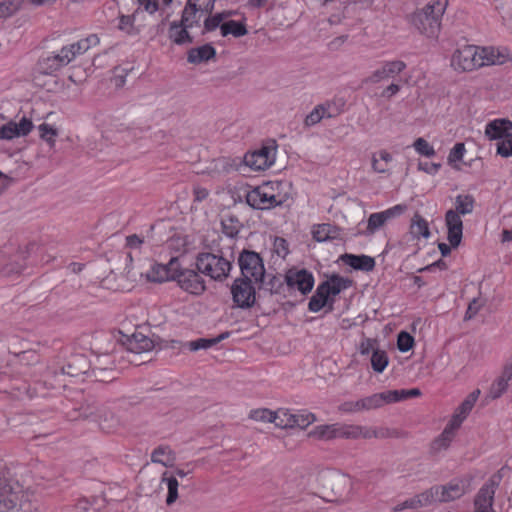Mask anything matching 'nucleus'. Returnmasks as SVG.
Instances as JSON below:
<instances>
[{
	"label": "nucleus",
	"mask_w": 512,
	"mask_h": 512,
	"mask_svg": "<svg viewBox=\"0 0 512 512\" xmlns=\"http://www.w3.org/2000/svg\"><path fill=\"white\" fill-rule=\"evenodd\" d=\"M471 489L468 478H455L445 485L431 487L430 489L406 500L400 509H419L435 502H450L464 496Z\"/></svg>",
	"instance_id": "1"
},
{
	"label": "nucleus",
	"mask_w": 512,
	"mask_h": 512,
	"mask_svg": "<svg viewBox=\"0 0 512 512\" xmlns=\"http://www.w3.org/2000/svg\"><path fill=\"white\" fill-rule=\"evenodd\" d=\"M288 181H267L248 192L247 203L256 209H271L284 204L291 196Z\"/></svg>",
	"instance_id": "2"
},
{
	"label": "nucleus",
	"mask_w": 512,
	"mask_h": 512,
	"mask_svg": "<svg viewBox=\"0 0 512 512\" xmlns=\"http://www.w3.org/2000/svg\"><path fill=\"white\" fill-rule=\"evenodd\" d=\"M309 435L318 440L345 439H372L384 435L381 429L376 427L356 424H323L313 428Z\"/></svg>",
	"instance_id": "3"
},
{
	"label": "nucleus",
	"mask_w": 512,
	"mask_h": 512,
	"mask_svg": "<svg viewBox=\"0 0 512 512\" xmlns=\"http://www.w3.org/2000/svg\"><path fill=\"white\" fill-rule=\"evenodd\" d=\"M448 6V0H433L424 8L410 16L411 24L417 31L430 39H437L441 28V18Z\"/></svg>",
	"instance_id": "4"
},
{
	"label": "nucleus",
	"mask_w": 512,
	"mask_h": 512,
	"mask_svg": "<svg viewBox=\"0 0 512 512\" xmlns=\"http://www.w3.org/2000/svg\"><path fill=\"white\" fill-rule=\"evenodd\" d=\"M352 280L333 274L320 283L311 297L308 308L311 312H319L326 305L332 306L335 297L352 286Z\"/></svg>",
	"instance_id": "5"
},
{
	"label": "nucleus",
	"mask_w": 512,
	"mask_h": 512,
	"mask_svg": "<svg viewBox=\"0 0 512 512\" xmlns=\"http://www.w3.org/2000/svg\"><path fill=\"white\" fill-rule=\"evenodd\" d=\"M196 266L199 272L213 280H223L228 277L231 270L229 260L221 255L202 253L197 257Z\"/></svg>",
	"instance_id": "6"
},
{
	"label": "nucleus",
	"mask_w": 512,
	"mask_h": 512,
	"mask_svg": "<svg viewBox=\"0 0 512 512\" xmlns=\"http://www.w3.org/2000/svg\"><path fill=\"white\" fill-rule=\"evenodd\" d=\"M277 144L274 140H268L259 148L247 152L244 156V164L253 171H263L274 165L277 156Z\"/></svg>",
	"instance_id": "7"
},
{
	"label": "nucleus",
	"mask_w": 512,
	"mask_h": 512,
	"mask_svg": "<svg viewBox=\"0 0 512 512\" xmlns=\"http://www.w3.org/2000/svg\"><path fill=\"white\" fill-rule=\"evenodd\" d=\"M243 279L261 283L265 275L262 258L253 251H243L238 259Z\"/></svg>",
	"instance_id": "8"
},
{
	"label": "nucleus",
	"mask_w": 512,
	"mask_h": 512,
	"mask_svg": "<svg viewBox=\"0 0 512 512\" xmlns=\"http://www.w3.org/2000/svg\"><path fill=\"white\" fill-rule=\"evenodd\" d=\"M451 65L458 71H472L483 67V62H480L479 58V47L465 45L457 49L452 55Z\"/></svg>",
	"instance_id": "9"
},
{
	"label": "nucleus",
	"mask_w": 512,
	"mask_h": 512,
	"mask_svg": "<svg viewBox=\"0 0 512 512\" xmlns=\"http://www.w3.org/2000/svg\"><path fill=\"white\" fill-rule=\"evenodd\" d=\"M407 211V205L397 204L386 210L374 212L367 219L366 234L373 235L382 229L389 221L400 217Z\"/></svg>",
	"instance_id": "10"
},
{
	"label": "nucleus",
	"mask_w": 512,
	"mask_h": 512,
	"mask_svg": "<svg viewBox=\"0 0 512 512\" xmlns=\"http://www.w3.org/2000/svg\"><path fill=\"white\" fill-rule=\"evenodd\" d=\"M252 280L238 278L231 287L234 303L240 308H250L256 300V290Z\"/></svg>",
	"instance_id": "11"
},
{
	"label": "nucleus",
	"mask_w": 512,
	"mask_h": 512,
	"mask_svg": "<svg viewBox=\"0 0 512 512\" xmlns=\"http://www.w3.org/2000/svg\"><path fill=\"white\" fill-rule=\"evenodd\" d=\"M99 43L97 35L92 34L84 39H81L75 43H71L67 46L62 47L57 57L60 59V64L63 66L69 64L76 56L84 54L92 46H96Z\"/></svg>",
	"instance_id": "12"
},
{
	"label": "nucleus",
	"mask_w": 512,
	"mask_h": 512,
	"mask_svg": "<svg viewBox=\"0 0 512 512\" xmlns=\"http://www.w3.org/2000/svg\"><path fill=\"white\" fill-rule=\"evenodd\" d=\"M179 272V260L172 258L167 264H154L146 273L147 280L151 282H165L175 280Z\"/></svg>",
	"instance_id": "13"
},
{
	"label": "nucleus",
	"mask_w": 512,
	"mask_h": 512,
	"mask_svg": "<svg viewBox=\"0 0 512 512\" xmlns=\"http://www.w3.org/2000/svg\"><path fill=\"white\" fill-rule=\"evenodd\" d=\"M178 285L186 292L194 295H200L205 290V284L202 278L193 270H182L179 264V272L176 279Z\"/></svg>",
	"instance_id": "14"
},
{
	"label": "nucleus",
	"mask_w": 512,
	"mask_h": 512,
	"mask_svg": "<svg viewBox=\"0 0 512 512\" xmlns=\"http://www.w3.org/2000/svg\"><path fill=\"white\" fill-rule=\"evenodd\" d=\"M340 114V108L334 101H326L316 105L313 110L305 117L306 126H314L324 119H330Z\"/></svg>",
	"instance_id": "15"
},
{
	"label": "nucleus",
	"mask_w": 512,
	"mask_h": 512,
	"mask_svg": "<svg viewBox=\"0 0 512 512\" xmlns=\"http://www.w3.org/2000/svg\"><path fill=\"white\" fill-rule=\"evenodd\" d=\"M286 282L289 287L299 290L302 294H306L314 286V277L307 270L291 269L286 274Z\"/></svg>",
	"instance_id": "16"
},
{
	"label": "nucleus",
	"mask_w": 512,
	"mask_h": 512,
	"mask_svg": "<svg viewBox=\"0 0 512 512\" xmlns=\"http://www.w3.org/2000/svg\"><path fill=\"white\" fill-rule=\"evenodd\" d=\"M479 58L483 66L503 65L512 61V54L507 48L479 47Z\"/></svg>",
	"instance_id": "17"
},
{
	"label": "nucleus",
	"mask_w": 512,
	"mask_h": 512,
	"mask_svg": "<svg viewBox=\"0 0 512 512\" xmlns=\"http://www.w3.org/2000/svg\"><path fill=\"white\" fill-rule=\"evenodd\" d=\"M445 224L449 244L454 248L458 247L463 235V222L461 216L454 210H448L445 215Z\"/></svg>",
	"instance_id": "18"
},
{
	"label": "nucleus",
	"mask_w": 512,
	"mask_h": 512,
	"mask_svg": "<svg viewBox=\"0 0 512 512\" xmlns=\"http://www.w3.org/2000/svg\"><path fill=\"white\" fill-rule=\"evenodd\" d=\"M406 65L403 61L394 60L383 63L378 69H376L366 81L372 84L388 80L400 74Z\"/></svg>",
	"instance_id": "19"
},
{
	"label": "nucleus",
	"mask_w": 512,
	"mask_h": 512,
	"mask_svg": "<svg viewBox=\"0 0 512 512\" xmlns=\"http://www.w3.org/2000/svg\"><path fill=\"white\" fill-rule=\"evenodd\" d=\"M395 159L386 149H380L371 154V169L374 173L391 175Z\"/></svg>",
	"instance_id": "20"
},
{
	"label": "nucleus",
	"mask_w": 512,
	"mask_h": 512,
	"mask_svg": "<svg viewBox=\"0 0 512 512\" xmlns=\"http://www.w3.org/2000/svg\"><path fill=\"white\" fill-rule=\"evenodd\" d=\"M485 132L495 141L497 154L505 158L512 156V134L508 130H485Z\"/></svg>",
	"instance_id": "21"
},
{
	"label": "nucleus",
	"mask_w": 512,
	"mask_h": 512,
	"mask_svg": "<svg viewBox=\"0 0 512 512\" xmlns=\"http://www.w3.org/2000/svg\"><path fill=\"white\" fill-rule=\"evenodd\" d=\"M311 234L317 242H328L341 238V229L330 223L314 224Z\"/></svg>",
	"instance_id": "22"
},
{
	"label": "nucleus",
	"mask_w": 512,
	"mask_h": 512,
	"mask_svg": "<svg viewBox=\"0 0 512 512\" xmlns=\"http://www.w3.org/2000/svg\"><path fill=\"white\" fill-rule=\"evenodd\" d=\"M94 420L98 423L100 428L106 432H112L120 425L118 416L105 407L96 410Z\"/></svg>",
	"instance_id": "23"
},
{
	"label": "nucleus",
	"mask_w": 512,
	"mask_h": 512,
	"mask_svg": "<svg viewBox=\"0 0 512 512\" xmlns=\"http://www.w3.org/2000/svg\"><path fill=\"white\" fill-rule=\"evenodd\" d=\"M341 260L355 270L370 272L375 267L374 258L368 255L344 254Z\"/></svg>",
	"instance_id": "24"
},
{
	"label": "nucleus",
	"mask_w": 512,
	"mask_h": 512,
	"mask_svg": "<svg viewBox=\"0 0 512 512\" xmlns=\"http://www.w3.org/2000/svg\"><path fill=\"white\" fill-rule=\"evenodd\" d=\"M190 28H186L183 24L178 21L170 23L168 29V38L176 45H188L193 42V38L189 33Z\"/></svg>",
	"instance_id": "25"
},
{
	"label": "nucleus",
	"mask_w": 512,
	"mask_h": 512,
	"mask_svg": "<svg viewBox=\"0 0 512 512\" xmlns=\"http://www.w3.org/2000/svg\"><path fill=\"white\" fill-rule=\"evenodd\" d=\"M409 233L413 239L428 240L431 237L428 221L420 214H414L410 222Z\"/></svg>",
	"instance_id": "26"
},
{
	"label": "nucleus",
	"mask_w": 512,
	"mask_h": 512,
	"mask_svg": "<svg viewBox=\"0 0 512 512\" xmlns=\"http://www.w3.org/2000/svg\"><path fill=\"white\" fill-rule=\"evenodd\" d=\"M127 346L131 352L140 354L151 351L154 341L143 333L136 332L128 339Z\"/></svg>",
	"instance_id": "27"
},
{
	"label": "nucleus",
	"mask_w": 512,
	"mask_h": 512,
	"mask_svg": "<svg viewBox=\"0 0 512 512\" xmlns=\"http://www.w3.org/2000/svg\"><path fill=\"white\" fill-rule=\"evenodd\" d=\"M461 425L462 424L458 420H455L451 417L441 435L435 440V449L440 450L447 448L452 442L456 431L460 428Z\"/></svg>",
	"instance_id": "28"
},
{
	"label": "nucleus",
	"mask_w": 512,
	"mask_h": 512,
	"mask_svg": "<svg viewBox=\"0 0 512 512\" xmlns=\"http://www.w3.org/2000/svg\"><path fill=\"white\" fill-rule=\"evenodd\" d=\"M215 54L216 51L214 47L209 44H205L203 46L190 49L187 54V61L191 64H200L214 58Z\"/></svg>",
	"instance_id": "29"
},
{
	"label": "nucleus",
	"mask_w": 512,
	"mask_h": 512,
	"mask_svg": "<svg viewBox=\"0 0 512 512\" xmlns=\"http://www.w3.org/2000/svg\"><path fill=\"white\" fill-rule=\"evenodd\" d=\"M203 14L206 13L186 3L179 22L191 29L199 24Z\"/></svg>",
	"instance_id": "30"
},
{
	"label": "nucleus",
	"mask_w": 512,
	"mask_h": 512,
	"mask_svg": "<svg viewBox=\"0 0 512 512\" xmlns=\"http://www.w3.org/2000/svg\"><path fill=\"white\" fill-rule=\"evenodd\" d=\"M63 67L60 64V59L57 57V54H49L47 56L42 57L38 64L37 69L39 73L50 75Z\"/></svg>",
	"instance_id": "31"
},
{
	"label": "nucleus",
	"mask_w": 512,
	"mask_h": 512,
	"mask_svg": "<svg viewBox=\"0 0 512 512\" xmlns=\"http://www.w3.org/2000/svg\"><path fill=\"white\" fill-rule=\"evenodd\" d=\"M151 461L165 467H170L174 464L175 457L169 447L160 446L153 451Z\"/></svg>",
	"instance_id": "32"
},
{
	"label": "nucleus",
	"mask_w": 512,
	"mask_h": 512,
	"mask_svg": "<svg viewBox=\"0 0 512 512\" xmlns=\"http://www.w3.org/2000/svg\"><path fill=\"white\" fill-rule=\"evenodd\" d=\"M221 35L223 37L231 34L234 37H242L248 33L246 25L234 20L224 21L220 26Z\"/></svg>",
	"instance_id": "33"
},
{
	"label": "nucleus",
	"mask_w": 512,
	"mask_h": 512,
	"mask_svg": "<svg viewBox=\"0 0 512 512\" xmlns=\"http://www.w3.org/2000/svg\"><path fill=\"white\" fill-rule=\"evenodd\" d=\"M161 483L165 484L168 490L166 503L168 505L173 504L178 498V480L175 476L169 475L167 472H165L162 476Z\"/></svg>",
	"instance_id": "34"
},
{
	"label": "nucleus",
	"mask_w": 512,
	"mask_h": 512,
	"mask_svg": "<svg viewBox=\"0 0 512 512\" xmlns=\"http://www.w3.org/2000/svg\"><path fill=\"white\" fill-rule=\"evenodd\" d=\"M466 148L463 143H457L450 150L447 162L448 164L455 170H461L462 168V160L465 156Z\"/></svg>",
	"instance_id": "35"
},
{
	"label": "nucleus",
	"mask_w": 512,
	"mask_h": 512,
	"mask_svg": "<svg viewBox=\"0 0 512 512\" xmlns=\"http://www.w3.org/2000/svg\"><path fill=\"white\" fill-rule=\"evenodd\" d=\"M293 412L289 409L280 408L274 411L273 424L282 429L292 428Z\"/></svg>",
	"instance_id": "36"
},
{
	"label": "nucleus",
	"mask_w": 512,
	"mask_h": 512,
	"mask_svg": "<svg viewBox=\"0 0 512 512\" xmlns=\"http://www.w3.org/2000/svg\"><path fill=\"white\" fill-rule=\"evenodd\" d=\"M316 421L313 413L308 411L293 412L292 428L305 429Z\"/></svg>",
	"instance_id": "37"
},
{
	"label": "nucleus",
	"mask_w": 512,
	"mask_h": 512,
	"mask_svg": "<svg viewBox=\"0 0 512 512\" xmlns=\"http://www.w3.org/2000/svg\"><path fill=\"white\" fill-rule=\"evenodd\" d=\"M389 364V358L384 350L378 349L371 355V366L374 372L382 373Z\"/></svg>",
	"instance_id": "38"
},
{
	"label": "nucleus",
	"mask_w": 512,
	"mask_h": 512,
	"mask_svg": "<svg viewBox=\"0 0 512 512\" xmlns=\"http://www.w3.org/2000/svg\"><path fill=\"white\" fill-rule=\"evenodd\" d=\"M474 199L470 195H458L455 199V212L460 216L472 213Z\"/></svg>",
	"instance_id": "39"
},
{
	"label": "nucleus",
	"mask_w": 512,
	"mask_h": 512,
	"mask_svg": "<svg viewBox=\"0 0 512 512\" xmlns=\"http://www.w3.org/2000/svg\"><path fill=\"white\" fill-rule=\"evenodd\" d=\"M412 147L414 148L415 152L420 156L432 158L436 155V150L434 146L422 137L417 138L413 142Z\"/></svg>",
	"instance_id": "40"
},
{
	"label": "nucleus",
	"mask_w": 512,
	"mask_h": 512,
	"mask_svg": "<svg viewBox=\"0 0 512 512\" xmlns=\"http://www.w3.org/2000/svg\"><path fill=\"white\" fill-rule=\"evenodd\" d=\"M235 14L234 11H223L220 13H217L213 16H210L205 19L204 21V27L206 31H213L216 28H220L221 24L229 17L233 16Z\"/></svg>",
	"instance_id": "41"
},
{
	"label": "nucleus",
	"mask_w": 512,
	"mask_h": 512,
	"mask_svg": "<svg viewBox=\"0 0 512 512\" xmlns=\"http://www.w3.org/2000/svg\"><path fill=\"white\" fill-rule=\"evenodd\" d=\"M139 7L138 10H143L149 14H153L156 11L168 6L172 0H136Z\"/></svg>",
	"instance_id": "42"
},
{
	"label": "nucleus",
	"mask_w": 512,
	"mask_h": 512,
	"mask_svg": "<svg viewBox=\"0 0 512 512\" xmlns=\"http://www.w3.org/2000/svg\"><path fill=\"white\" fill-rule=\"evenodd\" d=\"M89 369V363L85 359V357H75L73 362L67 366V369H64L63 372L71 375L77 376L80 373H86Z\"/></svg>",
	"instance_id": "43"
},
{
	"label": "nucleus",
	"mask_w": 512,
	"mask_h": 512,
	"mask_svg": "<svg viewBox=\"0 0 512 512\" xmlns=\"http://www.w3.org/2000/svg\"><path fill=\"white\" fill-rule=\"evenodd\" d=\"M225 338H226L225 334H221L220 336H218L216 338H211V339L200 338V339L188 342L187 347L191 351L208 349V348L212 347L213 345L219 343L221 340H223Z\"/></svg>",
	"instance_id": "44"
},
{
	"label": "nucleus",
	"mask_w": 512,
	"mask_h": 512,
	"mask_svg": "<svg viewBox=\"0 0 512 512\" xmlns=\"http://www.w3.org/2000/svg\"><path fill=\"white\" fill-rule=\"evenodd\" d=\"M338 410L339 412L344 414H354L366 411L364 399L360 398L358 400L343 402L342 404L339 405Z\"/></svg>",
	"instance_id": "45"
},
{
	"label": "nucleus",
	"mask_w": 512,
	"mask_h": 512,
	"mask_svg": "<svg viewBox=\"0 0 512 512\" xmlns=\"http://www.w3.org/2000/svg\"><path fill=\"white\" fill-rule=\"evenodd\" d=\"M223 233L228 237H234L239 233V221L233 216H224L221 220Z\"/></svg>",
	"instance_id": "46"
},
{
	"label": "nucleus",
	"mask_w": 512,
	"mask_h": 512,
	"mask_svg": "<svg viewBox=\"0 0 512 512\" xmlns=\"http://www.w3.org/2000/svg\"><path fill=\"white\" fill-rule=\"evenodd\" d=\"M480 390L476 389L472 391L464 400L463 402L458 406L456 410L459 411L460 414H463L465 416H468L471 412L472 408L474 407L476 401L478 400L480 396Z\"/></svg>",
	"instance_id": "47"
},
{
	"label": "nucleus",
	"mask_w": 512,
	"mask_h": 512,
	"mask_svg": "<svg viewBox=\"0 0 512 512\" xmlns=\"http://www.w3.org/2000/svg\"><path fill=\"white\" fill-rule=\"evenodd\" d=\"M271 251L277 258L284 259L289 253L287 241L281 237H274L272 240Z\"/></svg>",
	"instance_id": "48"
},
{
	"label": "nucleus",
	"mask_w": 512,
	"mask_h": 512,
	"mask_svg": "<svg viewBox=\"0 0 512 512\" xmlns=\"http://www.w3.org/2000/svg\"><path fill=\"white\" fill-rule=\"evenodd\" d=\"M274 411L267 408H258L251 410L249 418L262 423H273Z\"/></svg>",
	"instance_id": "49"
},
{
	"label": "nucleus",
	"mask_w": 512,
	"mask_h": 512,
	"mask_svg": "<svg viewBox=\"0 0 512 512\" xmlns=\"http://www.w3.org/2000/svg\"><path fill=\"white\" fill-rule=\"evenodd\" d=\"M415 345L414 337L406 331H401L397 336V348L400 352L406 353Z\"/></svg>",
	"instance_id": "50"
},
{
	"label": "nucleus",
	"mask_w": 512,
	"mask_h": 512,
	"mask_svg": "<svg viewBox=\"0 0 512 512\" xmlns=\"http://www.w3.org/2000/svg\"><path fill=\"white\" fill-rule=\"evenodd\" d=\"M21 7V0H3L0 2V18L9 17Z\"/></svg>",
	"instance_id": "51"
},
{
	"label": "nucleus",
	"mask_w": 512,
	"mask_h": 512,
	"mask_svg": "<svg viewBox=\"0 0 512 512\" xmlns=\"http://www.w3.org/2000/svg\"><path fill=\"white\" fill-rule=\"evenodd\" d=\"M509 384L505 381L501 380L499 377L491 384L488 396L491 399H497L501 397L504 392L507 390Z\"/></svg>",
	"instance_id": "52"
},
{
	"label": "nucleus",
	"mask_w": 512,
	"mask_h": 512,
	"mask_svg": "<svg viewBox=\"0 0 512 512\" xmlns=\"http://www.w3.org/2000/svg\"><path fill=\"white\" fill-rule=\"evenodd\" d=\"M382 407L387 404H392L401 401L399 390H386L378 393Z\"/></svg>",
	"instance_id": "53"
},
{
	"label": "nucleus",
	"mask_w": 512,
	"mask_h": 512,
	"mask_svg": "<svg viewBox=\"0 0 512 512\" xmlns=\"http://www.w3.org/2000/svg\"><path fill=\"white\" fill-rule=\"evenodd\" d=\"M216 0H187V4L210 14L214 9Z\"/></svg>",
	"instance_id": "54"
},
{
	"label": "nucleus",
	"mask_w": 512,
	"mask_h": 512,
	"mask_svg": "<svg viewBox=\"0 0 512 512\" xmlns=\"http://www.w3.org/2000/svg\"><path fill=\"white\" fill-rule=\"evenodd\" d=\"M417 168L419 171H423L429 175L434 176L439 172V170L441 168V164L433 163V162L419 161L417 164Z\"/></svg>",
	"instance_id": "55"
},
{
	"label": "nucleus",
	"mask_w": 512,
	"mask_h": 512,
	"mask_svg": "<svg viewBox=\"0 0 512 512\" xmlns=\"http://www.w3.org/2000/svg\"><path fill=\"white\" fill-rule=\"evenodd\" d=\"M138 12L139 10L137 9L131 16H121L119 21V28L128 34H131L133 31V20L135 19Z\"/></svg>",
	"instance_id": "56"
},
{
	"label": "nucleus",
	"mask_w": 512,
	"mask_h": 512,
	"mask_svg": "<svg viewBox=\"0 0 512 512\" xmlns=\"http://www.w3.org/2000/svg\"><path fill=\"white\" fill-rule=\"evenodd\" d=\"M376 341L370 338H366L361 341L359 346V352L361 355L373 354V351H377Z\"/></svg>",
	"instance_id": "57"
},
{
	"label": "nucleus",
	"mask_w": 512,
	"mask_h": 512,
	"mask_svg": "<svg viewBox=\"0 0 512 512\" xmlns=\"http://www.w3.org/2000/svg\"><path fill=\"white\" fill-rule=\"evenodd\" d=\"M365 410L370 411L382 407L378 393L363 397Z\"/></svg>",
	"instance_id": "58"
},
{
	"label": "nucleus",
	"mask_w": 512,
	"mask_h": 512,
	"mask_svg": "<svg viewBox=\"0 0 512 512\" xmlns=\"http://www.w3.org/2000/svg\"><path fill=\"white\" fill-rule=\"evenodd\" d=\"M30 130H0V139H13L26 136Z\"/></svg>",
	"instance_id": "59"
},
{
	"label": "nucleus",
	"mask_w": 512,
	"mask_h": 512,
	"mask_svg": "<svg viewBox=\"0 0 512 512\" xmlns=\"http://www.w3.org/2000/svg\"><path fill=\"white\" fill-rule=\"evenodd\" d=\"M0 128H32V122L30 119L26 118L25 116L21 118L20 122L14 123L12 121H9L5 124H2Z\"/></svg>",
	"instance_id": "60"
},
{
	"label": "nucleus",
	"mask_w": 512,
	"mask_h": 512,
	"mask_svg": "<svg viewBox=\"0 0 512 512\" xmlns=\"http://www.w3.org/2000/svg\"><path fill=\"white\" fill-rule=\"evenodd\" d=\"M485 128H512V122L506 118H499L489 121Z\"/></svg>",
	"instance_id": "61"
},
{
	"label": "nucleus",
	"mask_w": 512,
	"mask_h": 512,
	"mask_svg": "<svg viewBox=\"0 0 512 512\" xmlns=\"http://www.w3.org/2000/svg\"><path fill=\"white\" fill-rule=\"evenodd\" d=\"M193 194L195 201L202 202L207 199L209 191L204 187L197 186L194 188Z\"/></svg>",
	"instance_id": "62"
},
{
	"label": "nucleus",
	"mask_w": 512,
	"mask_h": 512,
	"mask_svg": "<svg viewBox=\"0 0 512 512\" xmlns=\"http://www.w3.org/2000/svg\"><path fill=\"white\" fill-rule=\"evenodd\" d=\"M126 244L130 249H138L143 244V240L137 235H130L126 238Z\"/></svg>",
	"instance_id": "63"
},
{
	"label": "nucleus",
	"mask_w": 512,
	"mask_h": 512,
	"mask_svg": "<svg viewBox=\"0 0 512 512\" xmlns=\"http://www.w3.org/2000/svg\"><path fill=\"white\" fill-rule=\"evenodd\" d=\"M499 378L505 381L507 384H509V382L512 379V363L506 364L503 367L502 372L499 375Z\"/></svg>",
	"instance_id": "64"
}]
</instances>
